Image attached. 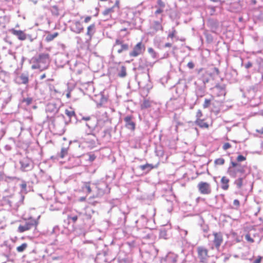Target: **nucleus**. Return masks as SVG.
<instances>
[{
	"label": "nucleus",
	"mask_w": 263,
	"mask_h": 263,
	"mask_svg": "<svg viewBox=\"0 0 263 263\" xmlns=\"http://www.w3.org/2000/svg\"><path fill=\"white\" fill-rule=\"evenodd\" d=\"M34 63L31 66L32 69H40L41 70L47 68L50 63V56L48 53H41L37 58L33 59Z\"/></svg>",
	"instance_id": "obj_1"
},
{
	"label": "nucleus",
	"mask_w": 263,
	"mask_h": 263,
	"mask_svg": "<svg viewBox=\"0 0 263 263\" xmlns=\"http://www.w3.org/2000/svg\"><path fill=\"white\" fill-rule=\"evenodd\" d=\"M40 218V216H39L37 219L33 218L32 217L24 218V221L22 222L18 227V232L23 233L33 228H36L39 223L38 220Z\"/></svg>",
	"instance_id": "obj_2"
},
{
	"label": "nucleus",
	"mask_w": 263,
	"mask_h": 263,
	"mask_svg": "<svg viewBox=\"0 0 263 263\" xmlns=\"http://www.w3.org/2000/svg\"><path fill=\"white\" fill-rule=\"evenodd\" d=\"M195 124L202 129H208L213 125V122H209L207 119L203 118V115L201 110H198L196 114V120Z\"/></svg>",
	"instance_id": "obj_3"
},
{
	"label": "nucleus",
	"mask_w": 263,
	"mask_h": 263,
	"mask_svg": "<svg viewBox=\"0 0 263 263\" xmlns=\"http://www.w3.org/2000/svg\"><path fill=\"white\" fill-rule=\"evenodd\" d=\"M231 166L228 169V173L233 177H236V173L239 172L243 174L245 172V166H242L236 162L231 161Z\"/></svg>",
	"instance_id": "obj_4"
},
{
	"label": "nucleus",
	"mask_w": 263,
	"mask_h": 263,
	"mask_svg": "<svg viewBox=\"0 0 263 263\" xmlns=\"http://www.w3.org/2000/svg\"><path fill=\"white\" fill-rule=\"evenodd\" d=\"M198 257L201 263H208L210 257L208 255V250L203 246H199L197 248Z\"/></svg>",
	"instance_id": "obj_5"
},
{
	"label": "nucleus",
	"mask_w": 263,
	"mask_h": 263,
	"mask_svg": "<svg viewBox=\"0 0 263 263\" xmlns=\"http://www.w3.org/2000/svg\"><path fill=\"white\" fill-rule=\"evenodd\" d=\"M145 50V45L142 42H140L135 45L132 50L129 53V55L131 57H137L143 54Z\"/></svg>",
	"instance_id": "obj_6"
},
{
	"label": "nucleus",
	"mask_w": 263,
	"mask_h": 263,
	"mask_svg": "<svg viewBox=\"0 0 263 263\" xmlns=\"http://www.w3.org/2000/svg\"><path fill=\"white\" fill-rule=\"evenodd\" d=\"M197 187L201 194L209 195L212 193L211 184L208 182L201 181L198 184Z\"/></svg>",
	"instance_id": "obj_7"
},
{
	"label": "nucleus",
	"mask_w": 263,
	"mask_h": 263,
	"mask_svg": "<svg viewBox=\"0 0 263 263\" xmlns=\"http://www.w3.org/2000/svg\"><path fill=\"white\" fill-rule=\"evenodd\" d=\"M213 235L214 236V239L213 240L214 246L217 250H219L220 246L223 242L222 234L220 232H214L213 233Z\"/></svg>",
	"instance_id": "obj_8"
},
{
	"label": "nucleus",
	"mask_w": 263,
	"mask_h": 263,
	"mask_svg": "<svg viewBox=\"0 0 263 263\" xmlns=\"http://www.w3.org/2000/svg\"><path fill=\"white\" fill-rule=\"evenodd\" d=\"M70 30L77 34H80L83 31L84 27L80 21H75L71 25Z\"/></svg>",
	"instance_id": "obj_9"
},
{
	"label": "nucleus",
	"mask_w": 263,
	"mask_h": 263,
	"mask_svg": "<svg viewBox=\"0 0 263 263\" xmlns=\"http://www.w3.org/2000/svg\"><path fill=\"white\" fill-rule=\"evenodd\" d=\"M117 46H120V47L117 49V52L118 53H121L124 51H127L129 49L128 45L126 43H124L123 40L119 39L116 40L114 47H116Z\"/></svg>",
	"instance_id": "obj_10"
},
{
	"label": "nucleus",
	"mask_w": 263,
	"mask_h": 263,
	"mask_svg": "<svg viewBox=\"0 0 263 263\" xmlns=\"http://www.w3.org/2000/svg\"><path fill=\"white\" fill-rule=\"evenodd\" d=\"M10 31L13 35L16 36L18 40L21 41H24L27 39L26 34L22 30H17L15 29H11L10 30Z\"/></svg>",
	"instance_id": "obj_11"
},
{
	"label": "nucleus",
	"mask_w": 263,
	"mask_h": 263,
	"mask_svg": "<svg viewBox=\"0 0 263 263\" xmlns=\"http://www.w3.org/2000/svg\"><path fill=\"white\" fill-rule=\"evenodd\" d=\"M133 117L132 116H127L124 118L125 122V126L132 130L135 129V123L132 121Z\"/></svg>",
	"instance_id": "obj_12"
},
{
	"label": "nucleus",
	"mask_w": 263,
	"mask_h": 263,
	"mask_svg": "<svg viewBox=\"0 0 263 263\" xmlns=\"http://www.w3.org/2000/svg\"><path fill=\"white\" fill-rule=\"evenodd\" d=\"M96 31V25L95 23L91 24L87 27L86 35L89 37V40H91L92 36Z\"/></svg>",
	"instance_id": "obj_13"
},
{
	"label": "nucleus",
	"mask_w": 263,
	"mask_h": 263,
	"mask_svg": "<svg viewBox=\"0 0 263 263\" xmlns=\"http://www.w3.org/2000/svg\"><path fill=\"white\" fill-rule=\"evenodd\" d=\"M230 180L226 176H223L220 180L221 188L224 191L228 190L229 187Z\"/></svg>",
	"instance_id": "obj_14"
},
{
	"label": "nucleus",
	"mask_w": 263,
	"mask_h": 263,
	"mask_svg": "<svg viewBox=\"0 0 263 263\" xmlns=\"http://www.w3.org/2000/svg\"><path fill=\"white\" fill-rule=\"evenodd\" d=\"M18 78L20 80V84H27L29 82V77L28 74L22 73Z\"/></svg>",
	"instance_id": "obj_15"
},
{
	"label": "nucleus",
	"mask_w": 263,
	"mask_h": 263,
	"mask_svg": "<svg viewBox=\"0 0 263 263\" xmlns=\"http://www.w3.org/2000/svg\"><path fill=\"white\" fill-rule=\"evenodd\" d=\"M214 90L217 93L218 97L224 96L226 94L224 88L219 85H216L214 88Z\"/></svg>",
	"instance_id": "obj_16"
},
{
	"label": "nucleus",
	"mask_w": 263,
	"mask_h": 263,
	"mask_svg": "<svg viewBox=\"0 0 263 263\" xmlns=\"http://www.w3.org/2000/svg\"><path fill=\"white\" fill-rule=\"evenodd\" d=\"M152 29L155 31L157 32L158 31H163V27L161 25V23L158 21H155L154 22L153 25L152 27Z\"/></svg>",
	"instance_id": "obj_17"
},
{
	"label": "nucleus",
	"mask_w": 263,
	"mask_h": 263,
	"mask_svg": "<svg viewBox=\"0 0 263 263\" xmlns=\"http://www.w3.org/2000/svg\"><path fill=\"white\" fill-rule=\"evenodd\" d=\"M95 138L94 135L88 134L86 137L85 138V142L89 144L90 145H93L95 144Z\"/></svg>",
	"instance_id": "obj_18"
},
{
	"label": "nucleus",
	"mask_w": 263,
	"mask_h": 263,
	"mask_svg": "<svg viewBox=\"0 0 263 263\" xmlns=\"http://www.w3.org/2000/svg\"><path fill=\"white\" fill-rule=\"evenodd\" d=\"M151 106V102L149 99H144L142 102L140 104V108L142 110L145 109L150 107Z\"/></svg>",
	"instance_id": "obj_19"
},
{
	"label": "nucleus",
	"mask_w": 263,
	"mask_h": 263,
	"mask_svg": "<svg viewBox=\"0 0 263 263\" xmlns=\"http://www.w3.org/2000/svg\"><path fill=\"white\" fill-rule=\"evenodd\" d=\"M140 168L142 171L147 170V172H149L151 170L154 168V166L151 164L146 163L144 165H140Z\"/></svg>",
	"instance_id": "obj_20"
},
{
	"label": "nucleus",
	"mask_w": 263,
	"mask_h": 263,
	"mask_svg": "<svg viewBox=\"0 0 263 263\" xmlns=\"http://www.w3.org/2000/svg\"><path fill=\"white\" fill-rule=\"evenodd\" d=\"M59 35L58 32H55L53 34H48L45 39V40L47 42H51L52 41L54 38L57 37Z\"/></svg>",
	"instance_id": "obj_21"
},
{
	"label": "nucleus",
	"mask_w": 263,
	"mask_h": 263,
	"mask_svg": "<svg viewBox=\"0 0 263 263\" xmlns=\"http://www.w3.org/2000/svg\"><path fill=\"white\" fill-rule=\"evenodd\" d=\"M126 68L125 66H122L121 67V71L118 73V76L121 78H124L126 76Z\"/></svg>",
	"instance_id": "obj_22"
},
{
	"label": "nucleus",
	"mask_w": 263,
	"mask_h": 263,
	"mask_svg": "<svg viewBox=\"0 0 263 263\" xmlns=\"http://www.w3.org/2000/svg\"><path fill=\"white\" fill-rule=\"evenodd\" d=\"M214 163L215 165H222L225 163V160L222 158H217L214 160Z\"/></svg>",
	"instance_id": "obj_23"
},
{
	"label": "nucleus",
	"mask_w": 263,
	"mask_h": 263,
	"mask_svg": "<svg viewBox=\"0 0 263 263\" xmlns=\"http://www.w3.org/2000/svg\"><path fill=\"white\" fill-rule=\"evenodd\" d=\"M159 236L161 238H163L164 239H166L168 238L167 233L166 230L165 229H162L160 231Z\"/></svg>",
	"instance_id": "obj_24"
},
{
	"label": "nucleus",
	"mask_w": 263,
	"mask_h": 263,
	"mask_svg": "<svg viewBox=\"0 0 263 263\" xmlns=\"http://www.w3.org/2000/svg\"><path fill=\"white\" fill-rule=\"evenodd\" d=\"M27 243H23L16 248V250L18 252H23L27 248Z\"/></svg>",
	"instance_id": "obj_25"
},
{
	"label": "nucleus",
	"mask_w": 263,
	"mask_h": 263,
	"mask_svg": "<svg viewBox=\"0 0 263 263\" xmlns=\"http://www.w3.org/2000/svg\"><path fill=\"white\" fill-rule=\"evenodd\" d=\"M83 189H85L86 190V192L88 194H90L91 192V189L90 187V182H85L84 184Z\"/></svg>",
	"instance_id": "obj_26"
},
{
	"label": "nucleus",
	"mask_w": 263,
	"mask_h": 263,
	"mask_svg": "<svg viewBox=\"0 0 263 263\" xmlns=\"http://www.w3.org/2000/svg\"><path fill=\"white\" fill-rule=\"evenodd\" d=\"M114 12V7L106 9L103 12L104 15H108Z\"/></svg>",
	"instance_id": "obj_27"
},
{
	"label": "nucleus",
	"mask_w": 263,
	"mask_h": 263,
	"mask_svg": "<svg viewBox=\"0 0 263 263\" xmlns=\"http://www.w3.org/2000/svg\"><path fill=\"white\" fill-rule=\"evenodd\" d=\"M68 148L63 147L61 149L60 157L61 158H63L65 156L68 154Z\"/></svg>",
	"instance_id": "obj_28"
},
{
	"label": "nucleus",
	"mask_w": 263,
	"mask_h": 263,
	"mask_svg": "<svg viewBox=\"0 0 263 263\" xmlns=\"http://www.w3.org/2000/svg\"><path fill=\"white\" fill-rule=\"evenodd\" d=\"M65 114L68 117H69L70 118H71L72 117L75 116L74 111L72 109H70V110L66 109L65 110Z\"/></svg>",
	"instance_id": "obj_29"
},
{
	"label": "nucleus",
	"mask_w": 263,
	"mask_h": 263,
	"mask_svg": "<svg viewBox=\"0 0 263 263\" xmlns=\"http://www.w3.org/2000/svg\"><path fill=\"white\" fill-rule=\"evenodd\" d=\"M211 99H205L203 104V107L204 108H208L211 104Z\"/></svg>",
	"instance_id": "obj_30"
},
{
	"label": "nucleus",
	"mask_w": 263,
	"mask_h": 263,
	"mask_svg": "<svg viewBox=\"0 0 263 263\" xmlns=\"http://www.w3.org/2000/svg\"><path fill=\"white\" fill-rule=\"evenodd\" d=\"M235 183L238 188H241L243 184V179L241 178H239L237 179L235 181Z\"/></svg>",
	"instance_id": "obj_31"
},
{
	"label": "nucleus",
	"mask_w": 263,
	"mask_h": 263,
	"mask_svg": "<svg viewBox=\"0 0 263 263\" xmlns=\"http://www.w3.org/2000/svg\"><path fill=\"white\" fill-rule=\"evenodd\" d=\"M148 52L149 54H151L153 58H156L157 57V53L154 50L153 48L150 47L148 48Z\"/></svg>",
	"instance_id": "obj_32"
},
{
	"label": "nucleus",
	"mask_w": 263,
	"mask_h": 263,
	"mask_svg": "<svg viewBox=\"0 0 263 263\" xmlns=\"http://www.w3.org/2000/svg\"><path fill=\"white\" fill-rule=\"evenodd\" d=\"M246 160V157L243 155H239L236 158L237 163L242 162Z\"/></svg>",
	"instance_id": "obj_33"
},
{
	"label": "nucleus",
	"mask_w": 263,
	"mask_h": 263,
	"mask_svg": "<svg viewBox=\"0 0 263 263\" xmlns=\"http://www.w3.org/2000/svg\"><path fill=\"white\" fill-rule=\"evenodd\" d=\"M23 102H25L27 105H30L32 102V99L31 98H25L23 100Z\"/></svg>",
	"instance_id": "obj_34"
},
{
	"label": "nucleus",
	"mask_w": 263,
	"mask_h": 263,
	"mask_svg": "<svg viewBox=\"0 0 263 263\" xmlns=\"http://www.w3.org/2000/svg\"><path fill=\"white\" fill-rule=\"evenodd\" d=\"M245 238L250 243H252L254 242L253 239L251 238V236L249 234L246 235Z\"/></svg>",
	"instance_id": "obj_35"
},
{
	"label": "nucleus",
	"mask_w": 263,
	"mask_h": 263,
	"mask_svg": "<svg viewBox=\"0 0 263 263\" xmlns=\"http://www.w3.org/2000/svg\"><path fill=\"white\" fill-rule=\"evenodd\" d=\"M78 219V217L77 215L71 216L70 215H68V220H69V222H70V220H71L73 222H74Z\"/></svg>",
	"instance_id": "obj_36"
},
{
	"label": "nucleus",
	"mask_w": 263,
	"mask_h": 263,
	"mask_svg": "<svg viewBox=\"0 0 263 263\" xmlns=\"http://www.w3.org/2000/svg\"><path fill=\"white\" fill-rule=\"evenodd\" d=\"M157 4L160 8H164L165 7V3L162 0H157Z\"/></svg>",
	"instance_id": "obj_37"
},
{
	"label": "nucleus",
	"mask_w": 263,
	"mask_h": 263,
	"mask_svg": "<svg viewBox=\"0 0 263 263\" xmlns=\"http://www.w3.org/2000/svg\"><path fill=\"white\" fill-rule=\"evenodd\" d=\"M176 34V30L174 29L171 32H170L168 35V37L171 39H173Z\"/></svg>",
	"instance_id": "obj_38"
},
{
	"label": "nucleus",
	"mask_w": 263,
	"mask_h": 263,
	"mask_svg": "<svg viewBox=\"0 0 263 263\" xmlns=\"http://www.w3.org/2000/svg\"><path fill=\"white\" fill-rule=\"evenodd\" d=\"M231 147V145L228 142L225 143L223 144V147H222L223 149L225 151L227 150L228 149H229Z\"/></svg>",
	"instance_id": "obj_39"
},
{
	"label": "nucleus",
	"mask_w": 263,
	"mask_h": 263,
	"mask_svg": "<svg viewBox=\"0 0 263 263\" xmlns=\"http://www.w3.org/2000/svg\"><path fill=\"white\" fill-rule=\"evenodd\" d=\"M201 227L204 232H207L209 231V227L206 225H201Z\"/></svg>",
	"instance_id": "obj_40"
},
{
	"label": "nucleus",
	"mask_w": 263,
	"mask_h": 263,
	"mask_svg": "<svg viewBox=\"0 0 263 263\" xmlns=\"http://www.w3.org/2000/svg\"><path fill=\"white\" fill-rule=\"evenodd\" d=\"M187 67L190 68V69H193L194 68L195 65H194V64L193 63V62L191 61V62H189L188 63H187Z\"/></svg>",
	"instance_id": "obj_41"
},
{
	"label": "nucleus",
	"mask_w": 263,
	"mask_h": 263,
	"mask_svg": "<svg viewBox=\"0 0 263 263\" xmlns=\"http://www.w3.org/2000/svg\"><path fill=\"white\" fill-rule=\"evenodd\" d=\"M163 11V8H159L158 9H157V10L155 11V14H160V13H162Z\"/></svg>",
	"instance_id": "obj_42"
},
{
	"label": "nucleus",
	"mask_w": 263,
	"mask_h": 263,
	"mask_svg": "<svg viewBox=\"0 0 263 263\" xmlns=\"http://www.w3.org/2000/svg\"><path fill=\"white\" fill-rule=\"evenodd\" d=\"M253 64L252 63V62H248L245 66V68H247V69H249L250 68V67H251L252 66Z\"/></svg>",
	"instance_id": "obj_43"
},
{
	"label": "nucleus",
	"mask_w": 263,
	"mask_h": 263,
	"mask_svg": "<svg viewBox=\"0 0 263 263\" xmlns=\"http://www.w3.org/2000/svg\"><path fill=\"white\" fill-rule=\"evenodd\" d=\"M96 157L95 155L92 154V155H89V160L90 161H93L95 160Z\"/></svg>",
	"instance_id": "obj_44"
},
{
	"label": "nucleus",
	"mask_w": 263,
	"mask_h": 263,
	"mask_svg": "<svg viewBox=\"0 0 263 263\" xmlns=\"http://www.w3.org/2000/svg\"><path fill=\"white\" fill-rule=\"evenodd\" d=\"M91 16H87L85 17L84 22L85 23H88L91 20Z\"/></svg>",
	"instance_id": "obj_45"
},
{
	"label": "nucleus",
	"mask_w": 263,
	"mask_h": 263,
	"mask_svg": "<svg viewBox=\"0 0 263 263\" xmlns=\"http://www.w3.org/2000/svg\"><path fill=\"white\" fill-rule=\"evenodd\" d=\"M233 204L234 205L236 206H238L239 205V201L237 199H235L233 201Z\"/></svg>",
	"instance_id": "obj_46"
},
{
	"label": "nucleus",
	"mask_w": 263,
	"mask_h": 263,
	"mask_svg": "<svg viewBox=\"0 0 263 263\" xmlns=\"http://www.w3.org/2000/svg\"><path fill=\"white\" fill-rule=\"evenodd\" d=\"M180 233H181V235H184V236H185L187 235V231L186 230H181Z\"/></svg>",
	"instance_id": "obj_47"
},
{
	"label": "nucleus",
	"mask_w": 263,
	"mask_h": 263,
	"mask_svg": "<svg viewBox=\"0 0 263 263\" xmlns=\"http://www.w3.org/2000/svg\"><path fill=\"white\" fill-rule=\"evenodd\" d=\"M21 187L23 190H26L27 187V184L25 182H24L21 184Z\"/></svg>",
	"instance_id": "obj_48"
},
{
	"label": "nucleus",
	"mask_w": 263,
	"mask_h": 263,
	"mask_svg": "<svg viewBox=\"0 0 263 263\" xmlns=\"http://www.w3.org/2000/svg\"><path fill=\"white\" fill-rule=\"evenodd\" d=\"M261 260V257L260 256H259L258 258L254 261V263H260Z\"/></svg>",
	"instance_id": "obj_49"
},
{
	"label": "nucleus",
	"mask_w": 263,
	"mask_h": 263,
	"mask_svg": "<svg viewBox=\"0 0 263 263\" xmlns=\"http://www.w3.org/2000/svg\"><path fill=\"white\" fill-rule=\"evenodd\" d=\"M112 7H114V8L116 7H118L119 8V1H116V2H115V5Z\"/></svg>",
	"instance_id": "obj_50"
},
{
	"label": "nucleus",
	"mask_w": 263,
	"mask_h": 263,
	"mask_svg": "<svg viewBox=\"0 0 263 263\" xmlns=\"http://www.w3.org/2000/svg\"><path fill=\"white\" fill-rule=\"evenodd\" d=\"M256 132L260 134H263V127L260 129H256Z\"/></svg>",
	"instance_id": "obj_51"
},
{
	"label": "nucleus",
	"mask_w": 263,
	"mask_h": 263,
	"mask_svg": "<svg viewBox=\"0 0 263 263\" xmlns=\"http://www.w3.org/2000/svg\"><path fill=\"white\" fill-rule=\"evenodd\" d=\"M172 44L170 43H166L164 45L165 47H172Z\"/></svg>",
	"instance_id": "obj_52"
},
{
	"label": "nucleus",
	"mask_w": 263,
	"mask_h": 263,
	"mask_svg": "<svg viewBox=\"0 0 263 263\" xmlns=\"http://www.w3.org/2000/svg\"><path fill=\"white\" fill-rule=\"evenodd\" d=\"M46 77V75L45 73L43 74L40 77V79L42 80Z\"/></svg>",
	"instance_id": "obj_53"
},
{
	"label": "nucleus",
	"mask_w": 263,
	"mask_h": 263,
	"mask_svg": "<svg viewBox=\"0 0 263 263\" xmlns=\"http://www.w3.org/2000/svg\"><path fill=\"white\" fill-rule=\"evenodd\" d=\"M66 97L67 98H70L71 97V93L70 91H69L67 93Z\"/></svg>",
	"instance_id": "obj_54"
},
{
	"label": "nucleus",
	"mask_w": 263,
	"mask_h": 263,
	"mask_svg": "<svg viewBox=\"0 0 263 263\" xmlns=\"http://www.w3.org/2000/svg\"><path fill=\"white\" fill-rule=\"evenodd\" d=\"M229 256L225 257L223 260L224 262H226L229 259Z\"/></svg>",
	"instance_id": "obj_55"
},
{
	"label": "nucleus",
	"mask_w": 263,
	"mask_h": 263,
	"mask_svg": "<svg viewBox=\"0 0 263 263\" xmlns=\"http://www.w3.org/2000/svg\"><path fill=\"white\" fill-rule=\"evenodd\" d=\"M211 1L213 2H220V0H211Z\"/></svg>",
	"instance_id": "obj_56"
},
{
	"label": "nucleus",
	"mask_w": 263,
	"mask_h": 263,
	"mask_svg": "<svg viewBox=\"0 0 263 263\" xmlns=\"http://www.w3.org/2000/svg\"><path fill=\"white\" fill-rule=\"evenodd\" d=\"M126 28H124L121 30V31H126Z\"/></svg>",
	"instance_id": "obj_57"
},
{
	"label": "nucleus",
	"mask_w": 263,
	"mask_h": 263,
	"mask_svg": "<svg viewBox=\"0 0 263 263\" xmlns=\"http://www.w3.org/2000/svg\"><path fill=\"white\" fill-rule=\"evenodd\" d=\"M89 119H90V118H89V117H88V118H85V120H89Z\"/></svg>",
	"instance_id": "obj_58"
},
{
	"label": "nucleus",
	"mask_w": 263,
	"mask_h": 263,
	"mask_svg": "<svg viewBox=\"0 0 263 263\" xmlns=\"http://www.w3.org/2000/svg\"><path fill=\"white\" fill-rule=\"evenodd\" d=\"M141 217H142V218H144V215H142L141 216Z\"/></svg>",
	"instance_id": "obj_59"
},
{
	"label": "nucleus",
	"mask_w": 263,
	"mask_h": 263,
	"mask_svg": "<svg viewBox=\"0 0 263 263\" xmlns=\"http://www.w3.org/2000/svg\"><path fill=\"white\" fill-rule=\"evenodd\" d=\"M100 1L103 2V1H107V0H100Z\"/></svg>",
	"instance_id": "obj_60"
},
{
	"label": "nucleus",
	"mask_w": 263,
	"mask_h": 263,
	"mask_svg": "<svg viewBox=\"0 0 263 263\" xmlns=\"http://www.w3.org/2000/svg\"><path fill=\"white\" fill-rule=\"evenodd\" d=\"M211 249H214V247H213V246H212V247H211Z\"/></svg>",
	"instance_id": "obj_61"
},
{
	"label": "nucleus",
	"mask_w": 263,
	"mask_h": 263,
	"mask_svg": "<svg viewBox=\"0 0 263 263\" xmlns=\"http://www.w3.org/2000/svg\"><path fill=\"white\" fill-rule=\"evenodd\" d=\"M174 49H176V47H174Z\"/></svg>",
	"instance_id": "obj_62"
},
{
	"label": "nucleus",
	"mask_w": 263,
	"mask_h": 263,
	"mask_svg": "<svg viewBox=\"0 0 263 263\" xmlns=\"http://www.w3.org/2000/svg\"><path fill=\"white\" fill-rule=\"evenodd\" d=\"M49 80L53 81V79H50Z\"/></svg>",
	"instance_id": "obj_63"
}]
</instances>
